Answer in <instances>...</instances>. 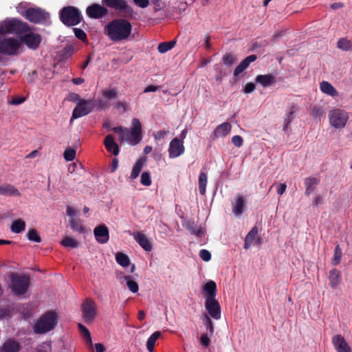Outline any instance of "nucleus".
Returning a JSON list of instances; mask_svg holds the SVG:
<instances>
[{
	"mask_svg": "<svg viewBox=\"0 0 352 352\" xmlns=\"http://www.w3.org/2000/svg\"><path fill=\"white\" fill-rule=\"evenodd\" d=\"M106 35L113 42L126 40L132 31L131 23L124 19H116L107 23L104 28Z\"/></svg>",
	"mask_w": 352,
	"mask_h": 352,
	"instance_id": "obj_1",
	"label": "nucleus"
},
{
	"mask_svg": "<svg viewBox=\"0 0 352 352\" xmlns=\"http://www.w3.org/2000/svg\"><path fill=\"white\" fill-rule=\"evenodd\" d=\"M132 127L131 130L121 126H116L112 130L118 134L120 142H126L131 146L137 145L142 139V125L138 118H133L131 121Z\"/></svg>",
	"mask_w": 352,
	"mask_h": 352,
	"instance_id": "obj_2",
	"label": "nucleus"
},
{
	"mask_svg": "<svg viewBox=\"0 0 352 352\" xmlns=\"http://www.w3.org/2000/svg\"><path fill=\"white\" fill-rule=\"evenodd\" d=\"M58 315L55 311H48L38 319L33 327L34 332L44 334L54 330L58 324Z\"/></svg>",
	"mask_w": 352,
	"mask_h": 352,
	"instance_id": "obj_3",
	"label": "nucleus"
},
{
	"mask_svg": "<svg viewBox=\"0 0 352 352\" xmlns=\"http://www.w3.org/2000/svg\"><path fill=\"white\" fill-rule=\"evenodd\" d=\"M30 30L29 25L16 18L6 19L0 23V35L16 34L19 38Z\"/></svg>",
	"mask_w": 352,
	"mask_h": 352,
	"instance_id": "obj_4",
	"label": "nucleus"
},
{
	"mask_svg": "<svg viewBox=\"0 0 352 352\" xmlns=\"http://www.w3.org/2000/svg\"><path fill=\"white\" fill-rule=\"evenodd\" d=\"M21 41L18 38L3 36L0 38V63L3 56H18L21 52Z\"/></svg>",
	"mask_w": 352,
	"mask_h": 352,
	"instance_id": "obj_5",
	"label": "nucleus"
},
{
	"mask_svg": "<svg viewBox=\"0 0 352 352\" xmlns=\"http://www.w3.org/2000/svg\"><path fill=\"white\" fill-rule=\"evenodd\" d=\"M16 10L28 21L34 23H44L50 19V14L39 8H30L22 10L21 6H17Z\"/></svg>",
	"mask_w": 352,
	"mask_h": 352,
	"instance_id": "obj_6",
	"label": "nucleus"
},
{
	"mask_svg": "<svg viewBox=\"0 0 352 352\" xmlns=\"http://www.w3.org/2000/svg\"><path fill=\"white\" fill-rule=\"evenodd\" d=\"M60 19L67 26H74L79 24L82 16L79 10L73 6L64 7L60 11Z\"/></svg>",
	"mask_w": 352,
	"mask_h": 352,
	"instance_id": "obj_7",
	"label": "nucleus"
},
{
	"mask_svg": "<svg viewBox=\"0 0 352 352\" xmlns=\"http://www.w3.org/2000/svg\"><path fill=\"white\" fill-rule=\"evenodd\" d=\"M11 281L12 292L16 296L25 294L30 286V278L26 275L12 274Z\"/></svg>",
	"mask_w": 352,
	"mask_h": 352,
	"instance_id": "obj_8",
	"label": "nucleus"
},
{
	"mask_svg": "<svg viewBox=\"0 0 352 352\" xmlns=\"http://www.w3.org/2000/svg\"><path fill=\"white\" fill-rule=\"evenodd\" d=\"M95 107L96 100L94 99H82L74 109L71 120L88 115L94 110Z\"/></svg>",
	"mask_w": 352,
	"mask_h": 352,
	"instance_id": "obj_9",
	"label": "nucleus"
},
{
	"mask_svg": "<svg viewBox=\"0 0 352 352\" xmlns=\"http://www.w3.org/2000/svg\"><path fill=\"white\" fill-rule=\"evenodd\" d=\"M329 119L330 124L336 129L345 126L349 119L348 113L340 109H335L329 111Z\"/></svg>",
	"mask_w": 352,
	"mask_h": 352,
	"instance_id": "obj_10",
	"label": "nucleus"
},
{
	"mask_svg": "<svg viewBox=\"0 0 352 352\" xmlns=\"http://www.w3.org/2000/svg\"><path fill=\"white\" fill-rule=\"evenodd\" d=\"M19 40L21 41V44L24 43L28 49L36 50L41 43L42 37L41 34L29 30L27 33H24L19 38Z\"/></svg>",
	"mask_w": 352,
	"mask_h": 352,
	"instance_id": "obj_11",
	"label": "nucleus"
},
{
	"mask_svg": "<svg viewBox=\"0 0 352 352\" xmlns=\"http://www.w3.org/2000/svg\"><path fill=\"white\" fill-rule=\"evenodd\" d=\"M102 3L107 8L122 12L126 15L132 16L133 14V8L126 0H102Z\"/></svg>",
	"mask_w": 352,
	"mask_h": 352,
	"instance_id": "obj_12",
	"label": "nucleus"
},
{
	"mask_svg": "<svg viewBox=\"0 0 352 352\" xmlns=\"http://www.w3.org/2000/svg\"><path fill=\"white\" fill-rule=\"evenodd\" d=\"M81 311L82 318L86 323L91 322L96 315V306L93 300L86 299L82 304Z\"/></svg>",
	"mask_w": 352,
	"mask_h": 352,
	"instance_id": "obj_13",
	"label": "nucleus"
},
{
	"mask_svg": "<svg viewBox=\"0 0 352 352\" xmlns=\"http://www.w3.org/2000/svg\"><path fill=\"white\" fill-rule=\"evenodd\" d=\"M205 308L209 316L213 319L219 320L221 318V307L215 298H206Z\"/></svg>",
	"mask_w": 352,
	"mask_h": 352,
	"instance_id": "obj_14",
	"label": "nucleus"
},
{
	"mask_svg": "<svg viewBox=\"0 0 352 352\" xmlns=\"http://www.w3.org/2000/svg\"><path fill=\"white\" fill-rule=\"evenodd\" d=\"M86 14L91 19H99L108 14V10L98 3H93L87 8Z\"/></svg>",
	"mask_w": 352,
	"mask_h": 352,
	"instance_id": "obj_15",
	"label": "nucleus"
},
{
	"mask_svg": "<svg viewBox=\"0 0 352 352\" xmlns=\"http://www.w3.org/2000/svg\"><path fill=\"white\" fill-rule=\"evenodd\" d=\"M184 142L178 138H173L168 148V154L170 158H175L184 153Z\"/></svg>",
	"mask_w": 352,
	"mask_h": 352,
	"instance_id": "obj_16",
	"label": "nucleus"
},
{
	"mask_svg": "<svg viewBox=\"0 0 352 352\" xmlns=\"http://www.w3.org/2000/svg\"><path fill=\"white\" fill-rule=\"evenodd\" d=\"M94 234L96 241L100 244H105L109 239V232L104 224L96 226L94 230Z\"/></svg>",
	"mask_w": 352,
	"mask_h": 352,
	"instance_id": "obj_17",
	"label": "nucleus"
},
{
	"mask_svg": "<svg viewBox=\"0 0 352 352\" xmlns=\"http://www.w3.org/2000/svg\"><path fill=\"white\" fill-rule=\"evenodd\" d=\"M332 343L337 352H351V348L344 338L340 334L332 338Z\"/></svg>",
	"mask_w": 352,
	"mask_h": 352,
	"instance_id": "obj_18",
	"label": "nucleus"
},
{
	"mask_svg": "<svg viewBox=\"0 0 352 352\" xmlns=\"http://www.w3.org/2000/svg\"><path fill=\"white\" fill-rule=\"evenodd\" d=\"M133 238L135 241L146 252H151L153 249V245L150 240L146 236L141 232H136L133 234Z\"/></svg>",
	"mask_w": 352,
	"mask_h": 352,
	"instance_id": "obj_19",
	"label": "nucleus"
},
{
	"mask_svg": "<svg viewBox=\"0 0 352 352\" xmlns=\"http://www.w3.org/2000/svg\"><path fill=\"white\" fill-rule=\"evenodd\" d=\"M232 213L234 216L239 217L243 214L245 207V200L241 195H236L234 201L232 204Z\"/></svg>",
	"mask_w": 352,
	"mask_h": 352,
	"instance_id": "obj_20",
	"label": "nucleus"
},
{
	"mask_svg": "<svg viewBox=\"0 0 352 352\" xmlns=\"http://www.w3.org/2000/svg\"><path fill=\"white\" fill-rule=\"evenodd\" d=\"M21 346L18 341L14 339H8L5 341L0 348L1 352H19Z\"/></svg>",
	"mask_w": 352,
	"mask_h": 352,
	"instance_id": "obj_21",
	"label": "nucleus"
},
{
	"mask_svg": "<svg viewBox=\"0 0 352 352\" xmlns=\"http://www.w3.org/2000/svg\"><path fill=\"white\" fill-rule=\"evenodd\" d=\"M104 144L108 152L113 153L115 156L120 153V148L117 143L115 142L113 137L108 135L105 137Z\"/></svg>",
	"mask_w": 352,
	"mask_h": 352,
	"instance_id": "obj_22",
	"label": "nucleus"
},
{
	"mask_svg": "<svg viewBox=\"0 0 352 352\" xmlns=\"http://www.w3.org/2000/svg\"><path fill=\"white\" fill-rule=\"evenodd\" d=\"M256 56L254 54L250 55L246 57L243 61L240 63V64L235 68L234 71V76H238L240 74H241L249 65L256 60Z\"/></svg>",
	"mask_w": 352,
	"mask_h": 352,
	"instance_id": "obj_23",
	"label": "nucleus"
},
{
	"mask_svg": "<svg viewBox=\"0 0 352 352\" xmlns=\"http://www.w3.org/2000/svg\"><path fill=\"white\" fill-rule=\"evenodd\" d=\"M232 126L229 122H223L214 129L213 135L216 138L225 137L230 132Z\"/></svg>",
	"mask_w": 352,
	"mask_h": 352,
	"instance_id": "obj_24",
	"label": "nucleus"
},
{
	"mask_svg": "<svg viewBox=\"0 0 352 352\" xmlns=\"http://www.w3.org/2000/svg\"><path fill=\"white\" fill-rule=\"evenodd\" d=\"M329 285L333 289L337 288L342 280L341 272L337 269H333L329 272Z\"/></svg>",
	"mask_w": 352,
	"mask_h": 352,
	"instance_id": "obj_25",
	"label": "nucleus"
},
{
	"mask_svg": "<svg viewBox=\"0 0 352 352\" xmlns=\"http://www.w3.org/2000/svg\"><path fill=\"white\" fill-rule=\"evenodd\" d=\"M319 180L314 177H307L305 179V192L307 196H309L316 189V186L318 184Z\"/></svg>",
	"mask_w": 352,
	"mask_h": 352,
	"instance_id": "obj_26",
	"label": "nucleus"
},
{
	"mask_svg": "<svg viewBox=\"0 0 352 352\" xmlns=\"http://www.w3.org/2000/svg\"><path fill=\"white\" fill-rule=\"evenodd\" d=\"M255 80L264 87H269L275 82L274 76L271 74L258 75Z\"/></svg>",
	"mask_w": 352,
	"mask_h": 352,
	"instance_id": "obj_27",
	"label": "nucleus"
},
{
	"mask_svg": "<svg viewBox=\"0 0 352 352\" xmlns=\"http://www.w3.org/2000/svg\"><path fill=\"white\" fill-rule=\"evenodd\" d=\"M0 195H12L20 196V192L17 188L10 184H5L0 186Z\"/></svg>",
	"mask_w": 352,
	"mask_h": 352,
	"instance_id": "obj_28",
	"label": "nucleus"
},
{
	"mask_svg": "<svg viewBox=\"0 0 352 352\" xmlns=\"http://www.w3.org/2000/svg\"><path fill=\"white\" fill-rule=\"evenodd\" d=\"M322 92L331 96H336L338 93L334 87L327 81H322L320 85Z\"/></svg>",
	"mask_w": 352,
	"mask_h": 352,
	"instance_id": "obj_29",
	"label": "nucleus"
},
{
	"mask_svg": "<svg viewBox=\"0 0 352 352\" xmlns=\"http://www.w3.org/2000/svg\"><path fill=\"white\" fill-rule=\"evenodd\" d=\"M204 291L207 294L206 298H215L217 295V285L214 281H208L204 287Z\"/></svg>",
	"mask_w": 352,
	"mask_h": 352,
	"instance_id": "obj_30",
	"label": "nucleus"
},
{
	"mask_svg": "<svg viewBox=\"0 0 352 352\" xmlns=\"http://www.w3.org/2000/svg\"><path fill=\"white\" fill-rule=\"evenodd\" d=\"M145 161H146V159L144 157H142V158L139 159L135 162V164H134V166L133 167V169H132V171L131 173V176H130V178L131 179H135L139 176V175L143 168Z\"/></svg>",
	"mask_w": 352,
	"mask_h": 352,
	"instance_id": "obj_31",
	"label": "nucleus"
},
{
	"mask_svg": "<svg viewBox=\"0 0 352 352\" xmlns=\"http://www.w3.org/2000/svg\"><path fill=\"white\" fill-rule=\"evenodd\" d=\"M162 336V333L159 331H155L148 338L146 342V349L149 352H153L157 340Z\"/></svg>",
	"mask_w": 352,
	"mask_h": 352,
	"instance_id": "obj_32",
	"label": "nucleus"
},
{
	"mask_svg": "<svg viewBox=\"0 0 352 352\" xmlns=\"http://www.w3.org/2000/svg\"><path fill=\"white\" fill-rule=\"evenodd\" d=\"M74 52V47L72 45H67L58 52V57L61 61L66 60L72 57Z\"/></svg>",
	"mask_w": 352,
	"mask_h": 352,
	"instance_id": "obj_33",
	"label": "nucleus"
},
{
	"mask_svg": "<svg viewBox=\"0 0 352 352\" xmlns=\"http://www.w3.org/2000/svg\"><path fill=\"white\" fill-rule=\"evenodd\" d=\"M298 110V107L296 105H292L290 108L289 112L286 114L284 120H283V131L286 133L287 128L292 121L294 119L293 115Z\"/></svg>",
	"mask_w": 352,
	"mask_h": 352,
	"instance_id": "obj_34",
	"label": "nucleus"
},
{
	"mask_svg": "<svg viewBox=\"0 0 352 352\" xmlns=\"http://www.w3.org/2000/svg\"><path fill=\"white\" fill-rule=\"evenodd\" d=\"M25 223L23 220L19 219L14 221L10 226V230L12 232L19 234L25 230Z\"/></svg>",
	"mask_w": 352,
	"mask_h": 352,
	"instance_id": "obj_35",
	"label": "nucleus"
},
{
	"mask_svg": "<svg viewBox=\"0 0 352 352\" xmlns=\"http://www.w3.org/2000/svg\"><path fill=\"white\" fill-rule=\"evenodd\" d=\"M208 177L206 173L201 172L199 176V191L201 195H204L206 191Z\"/></svg>",
	"mask_w": 352,
	"mask_h": 352,
	"instance_id": "obj_36",
	"label": "nucleus"
},
{
	"mask_svg": "<svg viewBox=\"0 0 352 352\" xmlns=\"http://www.w3.org/2000/svg\"><path fill=\"white\" fill-rule=\"evenodd\" d=\"M69 225L73 231L80 234H84L85 232V228L81 224V221L80 219L74 218L70 219Z\"/></svg>",
	"mask_w": 352,
	"mask_h": 352,
	"instance_id": "obj_37",
	"label": "nucleus"
},
{
	"mask_svg": "<svg viewBox=\"0 0 352 352\" xmlns=\"http://www.w3.org/2000/svg\"><path fill=\"white\" fill-rule=\"evenodd\" d=\"M175 44V41L160 43L157 47L158 52L161 54L166 53L168 51L170 50L172 48H173Z\"/></svg>",
	"mask_w": 352,
	"mask_h": 352,
	"instance_id": "obj_38",
	"label": "nucleus"
},
{
	"mask_svg": "<svg viewBox=\"0 0 352 352\" xmlns=\"http://www.w3.org/2000/svg\"><path fill=\"white\" fill-rule=\"evenodd\" d=\"M116 262L121 266L126 267L129 265L130 261L129 256L122 252H118L116 255Z\"/></svg>",
	"mask_w": 352,
	"mask_h": 352,
	"instance_id": "obj_39",
	"label": "nucleus"
},
{
	"mask_svg": "<svg viewBox=\"0 0 352 352\" xmlns=\"http://www.w3.org/2000/svg\"><path fill=\"white\" fill-rule=\"evenodd\" d=\"M124 278L126 282V285L132 293H137L138 292L139 287L138 283L133 280L132 277L131 276H124Z\"/></svg>",
	"mask_w": 352,
	"mask_h": 352,
	"instance_id": "obj_40",
	"label": "nucleus"
},
{
	"mask_svg": "<svg viewBox=\"0 0 352 352\" xmlns=\"http://www.w3.org/2000/svg\"><path fill=\"white\" fill-rule=\"evenodd\" d=\"M338 47L343 51L352 50L351 41L345 38H342L338 41Z\"/></svg>",
	"mask_w": 352,
	"mask_h": 352,
	"instance_id": "obj_41",
	"label": "nucleus"
},
{
	"mask_svg": "<svg viewBox=\"0 0 352 352\" xmlns=\"http://www.w3.org/2000/svg\"><path fill=\"white\" fill-rule=\"evenodd\" d=\"M60 244L64 247H69L72 248H76L78 247V242L74 238L66 236L60 242Z\"/></svg>",
	"mask_w": 352,
	"mask_h": 352,
	"instance_id": "obj_42",
	"label": "nucleus"
},
{
	"mask_svg": "<svg viewBox=\"0 0 352 352\" xmlns=\"http://www.w3.org/2000/svg\"><path fill=\"white\" fill-rule=\"evenodd\" d=\"M102 97L107 100L116 99L118 97V91L116 89H105L102 91Z\"/></svg>",
	"mask_w": 352,
	"mask_h": 352,
	"instance_id": "obj_43",
	"label": "nucleus"
},
{
	"mask_svg": "<svg viewBox=\"0 0 352 352\" xmlns=\"http://www.w3.org/2000/svg\"><path fill=\"white\" fill-rule=\"evenodd\" d=\"M202 321L204 324L206 326L207 331H209L210 336H212L214 332V326L213 322L211 320L210 316L208 314H205L202 319Z\"/></svg>",
	"mask_w": 352,
	"mask_h": 352,
	"instance_id": "obj_44",
	"label": "nucleus"
},
{
	"mask_svg": "<svg viewBox=\"0 0 352 352\" xmlns=\"http://www.w3.org/2000/svg\"><path fill=\"white\" fill-rule=\"evenodd\" d=\"M78 329L82 334V336L84 337L85 340L90 344H92L91 341V334L89 333V331L88 329L84 326L83 324L79 323L78 324Z\"/></svg>",
	"mask_w": 352,
	"mask_h": 352,
	"instance_id": "obj_45",
	"label": "nucleus"
},
{
	"mask_svg": "<svg viewBox=\"0 0 352 352\" xmlns=\"http://www.w3.org/2000/svg\"><path fill=\"white\" fill-rule=\"evenodd\" d=\"M27 238L29 241L36 243H40L41 241V238L39 236L38 232L35 229H30L28 230L27 233Z\"/></svg>",
	"mask_w": 352,
	"mask_h": 352,
	"instance_id": "obj_46",
	"label": "nucleus"
},
{
	"mask_svg": "<svg viewBox=\"0 0 352 352\" xmlns=\"http://www.w3.org/2000/svg\"><path fill=\"white\" fill-rule=\"evenodd\" d=\"M342 256V250L340 249V246L337 245L334 250V255L333 258L332 260V264L333 265H338L340 263Z\"/></svg>",
	"mask_w": 352,
	"mask_h": 352,
	"instance_id": "obj_47",
	"label": "nucleus"
},
{
	"mask_svg": "<svg viewBox=\"0 0 352 352\" xmlns=\"http://www.w3.org/2000/svg\"><path fill=\"white\" fill-rule=\"evenodd\" d=\"M140 182L144 186H149L151 185L152 182L149 172L145 171L142 173Z\"/></svg>",
	"mask_w": 352,
	"mask_h": 352,
	"instance_id": "obj_48",
	"label": "nucleus"
},
{
	"mask_svg": "<svg viewBox=\"0 0 352 352\" xmlns=\"http://www.w3.org/2000/svg\"><path fill=\"white\" fill-rule=\"evenodd\" d=\"M236 59L233 55L230 54H226L223 56V63L227 67L233 65L234 63H236Z\"/></svg>",
	"mask_w": 352,
	"mask_h": 352,
	"instance_id": "obj_49",
	"label": "nucleus"
},
{
	"mask_svg": "<svg viewBox=\"0 0 352 352\" xmlns=\"http://www.w3.org/2000/svg\"><path fill=\"white\" fill-rule=\"evenodd\" d=\"M63 157L66 161L70 162L75 159L76 150L72 148H68L65 150Z\"/></svg>",
	"mask_w": 352,
	"mask_h": 352,
	"instance_id": "obj_50",
	"label": "nucleus"
},
{
	"mask_svg": "<svg viewBox=\"0 0 352 352\" xmlns=\"http://www.w3.org/2000/svg\"><path fill=\"white\" fill-rule=\"evenodd\" d=\"M311 115L315 119H320L324 115V111L320 107L316 105L312 108Z\"/></svg>",
	"mask_w": 352,
	"mask_h": 352,
	"instance_id": "obj_51",
	"label": "nucleus"
},
{
	"mask_svg": "<svg viewBox=\"0 0 352 352\" xmlns=\"http://www.w3.org/2000/svg\"><path fill=\"white\" fill-rule=\"evenodd\" d=\"M188 228L192 234H194L198 237H201L204 236L203 230L200 228H198L194 223H192L191 225H188Z\"/></svg>",
	"mask_w": 352,
	"mask_h": 352,
	"instance_id": "obj_52",
	"label": "nucleus"
},
{
	"mask_svg": "<svg viewBox=\"0 0 352 352\" xmlns=\"http://www.w3.org/2000/svg\"><path fill=\"white\" fill-rule=\"evenodd\" d=\"M110 107V104L104 99H98L97 100V109L105 110Z\"/></svg>",
	"mask_w": 352,
	"mask_h": 352,
	"instance_id": "obj_53",
	"label": "nucleus"
},
{
	"mask_svg": "<svg viewBox=\"0 0 352 352\" xmlns=\"http://www.w3.org/2000/svg\"><path fill=\"white\" fill-rule=\"evenodd\" d=\"M74 32L76 38L84 41L87 39L86 33L80 28H74Z\"/></svg>",
	"mask_w": 352,
	"mask_h": 352,
	"instance_id": "obj_54",
	"label": "nucleus"
},
{
	"mask_svg": "<svg viewBox=\"0 0 352 352\" xmlns=\"http://www.w3.org/2000/svg\"><path fill=\"white\" fill-rule=\"evenodd\" d=\"M199 255L200 258L204 261H209L211 259V254L207 250H201Z\"/></svg>",
	"mask_w": 352,
	"mask_h": 352,
	"instance_id": "obj_55",
	"label": "nucleus"
},
{
	"mask_svg": "<svg viewBox=\"0 0 352 352\" xmlns=\"http://www.w3.org/2000/svg\"><path fill=\"white\" fill-rule=\"evenodd\" d=\"M232 144L236 147H241L243 143V139L241 136L236 135L232 138Z\"/></svg>",
	"mask_w": 352,
	"mask_h": 352,
	"instance_id": "obj_56",
	"label": "nucleus"
},
{
	"mask_svg": "<svg viewBox=\"0 0 352 352\" xmlns=\"http://www.w3.org/2000/svg\"><path fill=\"white\" fill-rule=\"evenodd\" d=\"M258 234V228L256 226H254L252 228V230L248 233L245 238L248 239H250L251 241H254L255 237Z\"/></svg>",
	"mask_w": 352,
	"mask_h": 352,
	"instance_id": "obj_57",
	"label": "nucleus"
},
{
	"mask_svg": "<svg viewBox=\"0 0 352 352\" xmlns=\"http://www.w3.org/2000/svg\"><path fill=\"white\" fill-rule=\"evenodd\" d=\"M80 97V96L76 93H70L67 96V100L69 101H72L76 103V105L78 104V102L82 100Z\"/></svg>",
	"mask_w": 352,
	"mask_h": 352,
	"instance_id": "obj_58",
	"label": "nucleus"
},
{
	"mask_svg": "<svg viewBox=\"0 0 352 352\" xmlns=\"http://www.w3.org/2000/svg\"><path fill=\"white\" fill-rule=\"evenodd\" d=\"M128 106L129 104L126 101H119L115 104L116 109H122L123 112L128 111Z\"/></svg>",
	"mask_w": 352,
	"mask_h": 352,
	"instance_id": "obj_59",
	"label": "nucleus"
},
{
	"mask_svg": "<svg viewBox=\"0 0 352 352\" xmlns=\"http://www.w3.org/2000/svg\"><path fill=\"white\" fill-rule=\"evenodd\" d=\"M133 2L141 8H145L149 5V0H133Z\"/></svg>",
	"mask_w": 352,
	"mask_h": 352,
	"instance_id": "obj_60",
	"label": "nucleus"
},
{
	"mask_svg": "<svg viewBox=\"0 0 352 352\" xmlns=\"http://www.w3.org/2000/svg\"><path fill=\"white\" fill-rule=\"evenodd\" d=\"M255 89V85L253 82H248L245 85L243 89V91L245 94H250Z\"/></svg>",
	"mask_w": 352,
	"mask_h": 352,
	"instance_id": "obj_61",
	"label": "nucleus"
},
{
	"mask_svg": "<svg viewBox=\"0 0 352 352\" xmlns=\"http://www.w3.org/2000/svg\"><path fill=\"white\" fill-rule=\"evenodd\" d=\"M210 343V338L207 334H203L201 336V344L204 347H207Z\"/></svg>",
	"mask_w": 352,
	"mask_h": 352,
	"instance_id": "obj_62",
	"label": "nucleus"
},
{
	"mask_svg": "<svg viewBox=\"0 0 352 352\" xmlns=\"http://www.w3.org/2000/svg\"><path fill=\"white\" fill-rule=\"evenodd\" d=\"M168 133L166 131H158L153 134L155 140H161L164 139L165 135Z\"/></svg>",
	"mask_w": 352,
	"mask_h": 352,
	"instance_id": "obj_63",
	"label": "nucleus"
},
{
	"mask_svg": "<svg viewBox=\"0 0 352 352\" xmlns=\"http://www.w3.org/2000/svg\"><path fill=\"white\" fill-rule=\"evenodd\" d=\"M76 210L74 208L69 206L67 207L66 214L67 216L74 217L76 216Z\"/></svg>",
	"mask_w": 352,
	"mask_h": 352,
	"instance_id": "obj_64",
	"label": "nucleus"
}]
</instances>
